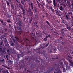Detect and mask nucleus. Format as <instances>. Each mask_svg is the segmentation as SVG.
<instances>
[{
    "label": "nucleus",
    "instance_id": "f257e3e1",
    "mask_svg": "<svg viewBox=\"0 0 73 73\" xmlns=\"http://www.w3.org/2000/svg\"><path fill=\"white\" fill-rule=\"evenodd\" d=\"M19 7H20L22 9V11L23 13V16H25V10L24 8V7L21 5V4L20 3H19Z\"/></svg>",
    "mask_w": 73,
    "mask_h": 73
},
{
    "label": "nucleus",
    "instance_id": "72a5a7b5",
    "mask_svg": "<svg viewBox=\"0 0 73 73\" xmlns=\"http://www.w3.org/2000/svg\"><path fill=\"white\" fill-rule=\"evenodd\" d=\"M63 6L64 7H66V5L65 4H63Z\"/></svg>",
    "mask_w": 73,
    "mask_h": 73
},
{
    "label": "nucleus",
    "instance_id": "603ef678",
    "mask_svg": "<svg viewBox=\"0 0 73 73\" xmlns=\"http://www.w3.org/2000/svg\"><path fill=\"white\" fill-rule=\"evenodd\" d=\"M9 50H7V52L8 53V52H9Z\"/></svg>",
    "mask_w": 73,
    "mask_h": 73
},
{
    "label": "nucleus",
    "instance_id": "2f4dec72",
    "mask_svg": "<svg viewBox=\"0 0 73 73\" xmlns=\"http://www.w3.org/2000/svg\"><path fill=\"white\" fill-rule=\"evenodd\" d=\"M8 1L9 3H11V1H12V0H8Z\"/></svg>",
    "mask_w": 73,
    "mask_h": 73
},
{
    "label": "nucleus",
    "instance_id": "052dcab7",
    "mask_svg": "<svg viewBox=\"0 0 73 73\" xmlns=\"http://www.w3.org/2000/svg\"><path fill=\"white\" fill-rule=\"evenodd\" d=\"M36 35H38V33H37V32H36Z\"/></svg>",
    "mask_w": 73,
    "mask_h": 73
},
{
    "label": "nucleus",
    "instance_id": "49530a36",
    "mask_svg": "<svg viewBox=\"0 0 73 73\" xmlns=\"http://www.w3.org/2000/svg\"><path fill=\"white\" fill-rule=\"evenodd\" d=\"M49 44V43H48L46 45V47H47V46H48V44Z\"/></svg>",
    "mask_w": 73,
    "mask_h": 73
},
{
    "label": "nucleus",
    "instance_id": "c756f323",
    "mask_svg": "<svg viewBox=\"0 0 73 73\" xmlns=\"http://www.w3.org/2000/svg\"><path fill=\"white\" fill-rule=\"evenodd\" d=\"M30 23H31V22H32V18H31L30 20Z\"/></svg>",
    "mask_w": 73,
    "mask_h": 73
},
{
    "label": "nucleus",
    "instance_id": "8fccbe9b",
    "mask_svg": "<svg viewBox=\"0 0 73 73\" xmlns=\"http://www.w3.org/2000/svg\"><path fill=\"white\" fill-rule=\"evenodd\" d=\"M57 1H58V3H60V0H57Z\"/></svg>",
    "mask_w": 73,
    "mask_h": 73
},
{
    "label": "nucleus",
    "instance_id": "ddd939ff",
    "mask_svg": "<svg viewBox=\"0 0 73 73\" xmlns=\"http://www.w3.org/2000/svg\"><path fill=\"white\" fill-rule=\"evenodd\" d=\"M50 9L52 11V12H54V9H53V8L52 7V6H50Z\"/></svg>",
    "mask_w": 73,
    "mask_h": 73
},
{
    "label": "nucleus",
    "instance_id": "338daca9",
    "mask_svg": "<svg viewBox=\"0 0 73 73\" xmlns=\"http://www.w3.org/2000/svg\"><path fill=\"white\" fill-rule=\"evenodd\" d=\"M9 50H12V48H10Z\"/></svg>",
    "mask_w": 73,
    "mask_h": 73
},
{
    "label": "nucleus",
    "instance_id": "2eb2a0df",
    "mask_svg": "<svg viewBox=\"0 0 73 73\" xmlns=\"http://www.w3.org/2000/svg\"><path fill=\"white\" fill-rule=\"evenodd\" d=\"M31 9H33V3H31Z\"/></svg>",
    "mask_w": 73,
    "mask_h": 73
},
{
    "label": "nucleus",
    "instance_id": "9b49d317",
    "mask_svg": "<svg viewBox=\"0 0 73 73\" xmlns=\"http://www.w3.org/2000/svg\"><path fill=\"white\" fill-rule=\"evenodd\" d=\"M6 3L8 7H10V5H9V2L8 1H6Z\"/></svg>",
    "mask_w": 73,
    "mask_h": 73
},
{
    "label": "nucleus",
    "instance_id": "5fc2aeb1",
    "mask_svg": "<svg viewBox=\"0 0 73 73\" xmlns=\"http://www.w3.org/2000/svg\"><path fill=\"white\" fill-rule=\"evenodd\" d=\"M36 62H39V60H37L36 61Z\"/></svg>",
    "mask_w": 73,
    "mask_h": 73
},
{
    "label": "nucleus",
    "instance_id": "69168bd1",
    "mask_svg": "<svg viewBox=\"0 0 73 73\" xmlns=\"http://www.w3.org/2000/svg\"><path fill=\"white\" fill-rule=\"evenodd\" d=\"M65 68H64L63 70V71H65Z\"/></svg>",
    "mask_w": 73,
    "mask_h": 73
},
{
    "label": "nucleus",
    "instance_id": "473e14b6",
    "mask_svg": "<svg viewBox=\"0 0 73 73\" xmlns=\"http://www.w3.org/2000/svg\"><path fill=\"white\" fill-rule=\"evenodd\" d=\"M0 21L2 23H3V21L2 20H0Z\"/></svg>",
    "mask_w": 73,
    "mask_h": 73
},
{
    "label": "nucleus",
    "instance_id": "7ed1b4c3",
    "mask_svg": "<svg viewBox=\"0 0 73 73\" xmlns=\"http://www.w3.org/2000/svg\"><path fill=\"white\" fill-rule=\"evenodd\" d=\"M56 14V15H58V16H61V15L60 14V13H61V11L59 10H56L55 11Z\"/></svg>",
    "mask_w": 73,
    "mask_h": 73
},
{
    "label": "nucleus",
    "instance_id": "37998d69",
    "mask_svg": "<svg viewBox=\"0 0 73 73\" xmlns=\"http://www.w3.org/2000/svg\"><path fill=\"white\" fill-rule=\"evenodd\" d=\"M5 30L6 32H7V29L5 28Z\"/></svg>",
    "mask_w": 73,
    "mask_h": 73
},
{
    "label": "nucleus",
    "instance_id": "6e6552de",
    "mask_svg": "<svg viewBox=\"0 0 73 73\" xmlns=\"http://www.w3.org/2000/svg\"><path fill=\"white\" fill-rule=\"evenodd\" d=\"M23 39L24 40V41L25 42H27V41H28L29 40H28V38H23Z\"/></svg>",
    "mask_w": 73,
    "mask_h": 73
},
{
    "label": "nucleus",
    "instance_id": "3c124183",
    "mask_svg": "<svg viewBox=\"0 0 73 73\" xmlns=\"http://www.w3.org/2000/svg\"><path fill=\"white\" fill-rule=\"evenodd\" d=\"M71 18H72V20H73V16H71Z\"/></svg>",
    "mask_w": 73,
    "mask_h": 73
},
{
    "label": "nucleus",
    "instance_id": "423d86ee",
    "mask_svg": "<svg viewBox=\"0 0 73 73\" xmlns=\"http://www.w3.org/2000/svg\"><path fill=\"white\" fill-rule=\"evenodd\" d=\"M67 29L69 31L72 29V28H71V27H70V26L68 24L67 25Z\"/></svg>",
    "mask_w": 73,
    "mask_h": 73
},
{
    "label": "nucleus",
    "instance_id": "864d4df0",
    "mask_svg": "<svg viewBox=\"0 0 73 73\" xmlns=\"http://www.w3.org/2000/svg\"><path fill=\"white\" fill-rule=\"evenodd\" d=\"M1 62V58L0 57V62Z\"/></svg>",
    "mask_w": 73,
    "mask_h": 73
},
{
    "label": "nucleus",
    "instance_id": "cd10ccee",
    "mask_svg": "<svg viewBox=\"0 0 73 73\" xmlns=\"http://www.w3.org/2000/svg\"><path fill=\"white\" fill-rule=\"evenodd\" d=\"M37 23L36 22H35L34 23V25H37Z\"/></svg>",
    "mask_w": 73,
    "mask_h": 73
},
{
    "label": "nucleus",
    "instance_id": "c85d7f7f",
    "mask_svg": "<svg viewBox=\"0 0 73 73\" xmlns=\"http://www.w3.org/2000/svg\"><path fill=\"white\" fill-rule=\"evenodd\" d=\"M17 57L18 58V59H19V58H20V57L19 56V54H18L17 55Z\"/></svg>",
    "mask_w": 73,
    "mask_h": 73
},
{
    "label": "nucleus",
    "instance_id": "4be33fe9",
    "mask_svg": "<svg viewBox=\"0 0 73 73\" xmlns=\"http://www.w3.org/2000/svg\"><path fill=\"white\" fill-rule=\"evenodd\" d=\"M63 1L64 3H65L66 5H67V3H66V0H63Z\"/></svg>",
    "mask_w": 73,
    "mask_h": 73
},
{
    "label": "nucleus",
    "instance_id": "c03bdc74",
    "mask_svg": "<svg viewBox=\"0 0 73 73\" xmlns=\"http://www.w3.org/2000/svg\"><path fill=\"white\" fill-rule=\"evenodd\" d=\"M67 30H64L63 31L64 32H67Z\"/></svg>",
    "mask_w": 73,
    "mask_h": 73
},
{
    "label": "nucleus",
    "instance_id": "a18cd8bd",
    "mask_svg": "<svg viewBox=\"0 0 73 73\" xmlns=\"http://www.w3.org/2000/svg\"><path fill=\"white\" fill-rule=\"evenodd\" d=\"M2 66H4V67H5L6 68H7V67L6 66H5L2 65Z\"/></svg>",
    "mask_w": 73,
    "mask_h": 73
},
{
    "label": "nucleus",
    "instance_id": "f3484780",
    "mask_svg": "<svg viewBox=\"0 0 73 73\" xmlns=\"http://www.w3.org/2000/svg\"><path fill=\"white\" fill-rule=\"evenodd\" d=\"M21 3L22 4H23V5L24 4V2L23 0H21Z\"/></svg>",
    "mask_w": 73,
    "mask_h": 73
},
{
    "label": "nucleus",
    "instance_id": "0eeeda50",
    "mask_svg": "<svg viewBox=\"0 0 73 73\" xmlns=\"http://www.w3.org/2000/svg\"><path fill=\"white\" fill-rule=\"evenodd\" d=\"M54 70V68H51V69H50L48 71V73H50V72H51L52 71H53V70Z\"/></svg>",
    "mask_w": 73,
    "mask_h": 73
},
{
    "label": "nucleus",
    "instance_id": "58836bf2",
    "mask_svg": "<svg viewBox=\"0 0 73 73\" xmlns=\"http://www.w3.org/2000/svg\"><path fill=\"white\" fill-rule=\"evenodd\" d=\"M35 16L36 18H37V17H38V15H35Z\"/></svg>",
    "mask_w": 73,
    "mask_h": 73
},
{
    "label": "nucleus",
    "instance_id": "6ab92c4d",
    "mask_svg": "<svg viewBox=\"0 0 73 73\" xmlns=\"http://www.w3.org/2000/svg\"><path fill=\"white\" fill-rule=\"evenodd\" d=\"M21 33H22V31H19V35H20V34H21Z\"/></svg>",
    "mask_w": 73,
    "mask_h": 73
},
{
    "label": "nucleus",
    "instance_id": "13d9d810",
    "mask_svg": "<svg viewBox=\"0 0 73 73\" xmlns=\"http://www.w3.org/2000/svg\"><path fill=\"white\" fill-rule=\"evenodd\" d=\"M55 73H60V71H57L56 72H55Z\"/></svg>",
    "mask_w": 73,
    "mask_h": 73
},
{
    "label": "nucleus",
    "instance_id": "20e7f679",
    "mask_svg": "<svg viewBox=\"0 0 73 73\" xmlns=\"http://www.w3.org/2000/svg\"><path fill=\"white\" fill-rule=\"evenodd\" d=\"M40 48H38V52H36L37 53H39V54H44V51H43L40 50Z\"/></svg>",
    "mask_w": 73,
    "mask_h": 73
},
{
    "label": "nucleus",
    "instance_id": "39448f33",
    "mask_svg": "<svg viewBox=\"0 0 73 73\" xmlns=\"http://www.w3.org/2000/svg\"><path fill=\"white\" fill-rule=\"evenodd\" d=\"M41 68H40V69L41 70V72H44L43 70H44V69H45V67L43 66H42L41 65Z\"/></svg>",
    "mask_w": 73,
    "mask_h": 73
},
{
    "label": "nucleus",
    "instance_id": "412c9836",
    "mask_svg": "<svg viewBox=\"0 0 73 73\" xmlns=\"http://www.w3.org/2000/svg\"><path fill=\"white\" fill-rule=\"evenodd\" d=\"M60 10H61V11H62V10H63V8L62 7L60 6Z\"/></svg>",
    "mask_w": 73,
    "mask_h": 73
},
{
    "label": "nucleus",
    "instance_id": "a211bd4d",
    "mask_svg": "<svg viewBox=\"0 0 73 73\" xmlns=\"http://www.w3.org/2000/svg\"><path fill=\"white\" fill-rule=\"evenodd\" d=\"M53 3L54 4V7H55V0H53Z\"/></svg>",
    "mask_w": 73,
    "mask_h": 73
},
{
    "label": "nucleus",
    "instance_id": "c9c22d12",
    "mask_svg": "<svg viewBox=\"0 0 73 73\" xmlns=\"http://www.w3.org/2000/svg\"><path fill=\"white\" fill-rule=\"evenodd\" d=\"M3 45V42H0V45Z\"/></svg>",
    "mask_w": 73,
    "mask_h": 73
},
{
    "label": "nucleus",
    "instance_id": "0e129e2a",
    "mask_svg": "<svg viewBox=\"0 0 73 73\" xmlns=\"http://www.w3.org/2000/svg\"><path fill=\"white\" fill-rule=\"evenodd\" d=\"M23 2H24L26 1V0H23Z\"/></svg>",
    "mask_w": 73,
    "mask_h": 73
},
{
    "label": "nucleus",
    "instance_id": "5701e85b",
    "mask_svg": "<svg viewBox=\"0 0 73 73\" xmlns=\"http://www.w3.org/2000/svg\"><path fill=\"white\" fill-rule=\"evenodd\" d=\"M29 13H30V14H31V9L30 8L29 9Z\"/></svg>",
    "mask_w": 73,
    "mask_h": 73
},
{
    "label": "nucleus",
    "instance_id": "f03ea898",
    "mask_svg": "<svg viewBox=\"0 0 73 73\" xmlns=\"http://www.w3.org/2000/svg\"><path fill=\"white\" fill-rule=\"evenodd\" d=\"M15 38H12V39L13 40V41H14V42H15L16 41H18L19 40V38L17 36H15Z\"/></svg>",
    "mask_w": 73,
    "mask_h": 73
},
{
    "label": "nucleus",
    "instance_id": "a878e982",
    "mask_svg": "<svg viewBox=\"0 0 73 73\" xmlns=\"http://www.w3.org/2000/svg\"><path fill=\"white\" fill-rule=\"evenodd\" d=\"M11 8L12 9H15V7H14V6H11Z\"/></svg>",
    "mask_w": 73,
    "mask_h": 73
},
{
    "label": "nucleus",
    "instance_id": "09e8293b",
    "mask_svg": "<svg viewBox=\"0 0 73 73\" xmlns=\"http://www.w3.org/2000/svg\"><path fill=\"white\" fill-rule=\"evenodd\" d=\"M7 22H8V23H10V20H7Z\"/></svg>",
    "mask_w": 73,
    "mask_h": 73
},
{
    "label": "nucleus",
    "instance_id": "bb28decb",
    "mask_svg": "<svg viewBox=\"0 0 73 73\" xmlns=\"http://www.w3.org/2000/svg\"><path fill=\"white\" fill-rule=\"evenodd\" d=\"M61 33L63 35H65V33L64 31L62 32Z\"/></svg>",
    "mask_w": 73,
    "mask_h": 73
},
{
    "label": "nucleus",
    "instance_id": "bf43d9fd",
    "mask_svg": "<svg viewBox=\"0 0 73 73\" xmlns=\"http://www.w3.org/2000/svg\"><path fill=\"white\" fill-rule=\"evenodd\" d=\"M6 72L7 73H9V72H8V70H7L6 71Z\"/></svg>",
    "mask_w": 73,
    "mask_h": 73
},
{
    "label": "nucleus",
    "instance_id": "6e6d98bb",
    "mask_svg": "<svg viewBox=\"0 0 73 73\" xmlns=\"http://www.w3.org/2000/svg\"><path fill=\"white\" fill-rule=\"evenodd\" d=\"M33 13L32 12H31V16H32V15H33Z\"/></svg>",
    "mask_w": 73,
    "mask_h": 73
},
{
    "label": "nucleus",
    "instance_id": "aec40b11",
    "mask_svg": "<svg viewBox=\"0 0 73 73\" xmlns=\"http://www.w3.org/2000/svg\"><path fill=\"white\" fill-rule=\"evenodd\" d=\"M46 23H47V24H48V25H49V26H50V24H49V22H48V21H46Z\"/></svg>",
    "mask_w": 73,
    "mask_h": 73
},
{
    "label": "nucleus",
    "instance_id": "dca6fc26",
    "mask_svg": "<svg viewBox=\"0 0 73 73\" xmlns=\"http://www.w3.org/2000/svg\"><path fill=\"white\" fill-rule=\"evenodd\" d=\"M14 43H12L10 45L11 46H14Z\"/></svg>",
    "mask_w": 73,
    "mask_h": 73
},
{
    "label": "nucleus",
    "instance_id": "774afa93",
    "mask_svg": "<svg viewBox=\"0 0 73 73\" xmlns=\"http://www.w3.org/2000/svg\"><path fill=\"white\" fill-rule=\"evenodd\" d=\"M6 58H8V55H6Z\"/></svg>",
    "mask_w": 73,
    "mask_h": 73
},
{
    "label": "nucleus",
    "instance_id": "a19ab883",
    "mask_svg": "<svg viewBox=\"0 0 73 73\" xmlns=\"http://www.w3.org/2000/svg\"><path fill=\"white\" fill-rule=\"evenodd\" d=\"M69 7L70 8H72V5H69Z\"/></svg>",
    "mask_w": 73,
    "mask_h": 73
},
{
    "label": "nucleus",
    "instance_id": "e2e57ef3",
    "mask_svg": "<svg viewBox=\"0 0 73 73\" xmlns=\"http://www.w3.org/2000/svg\"><path fill=\"white\" fill-rule=\"evenodd\" d=\"M38 6L39 7H40V5H39V3L38 4Z\"/></svg>",
    "mask_w": 73,
    "mask_h": 73
},
{
    "label": "nucleus",
    "instance_id": "1a4fd4ad",
    "mask_svg": "<svg viewBox=\"0 0 73 73\" xmlns=\"http://www.w3.org/2000/svg\"><path fill=\"white\" fill-rule=\"evenodd\" d=\"M34 12L35 13H37V9L35 8L34 10Z\"/></svg>",
    "mask_w": 73,
    "mask_h": 73
},
{
    "label": "nucleus",
    "instance_id": "f704fd0d",
    "mask_svg": "<svg viewBox=\"0 0 73 73\" xmlns=\"http://www.w3.org/2000/svg\"><path fill=\"white\" fill-rule=\"evenodd\" d=\"M7 42V40H5L4 41V43H6V42Z\"/></svg>",
    "mask_w": 73,
    "mask_h": 73
},
{
    "label": "nucleus",
    "instance_id": "b1692460",
    "mask_svg": "<svg viewBox=\"0 0 73 73\" xmlns=\"http://www.w3.org/2000/svg\"><path fill=\"white\" fill-rule=\"evenodd\" d=\"M60 65H61L62 66H63V63L62 62H61L60 64Z\"/></svg>",
    "mask_w": 73,
    "mask_h": 73
},
{
    "label": "nucleus",
    "instance_id": "f8f14e48",
    "mask_svg": "<svg viewBox=\"0 0 73 73\" xmlns=\"http://www.w3.org/2000/svg\"><path fill=\"white\" fill-rule=\"evenodd\" d=\"M19 27H21L22 26L21 22H20L19 23Z\"/></svg>",
    "mask_w": 73,
    "mask_h": 73
},
{
    "label": "nucleus",
    "instance_id": "de8ad7c7",
    "mask_svg": "<svg viewBox=\"0 0 73 73\" xmlns=\"http://www.w3.org/2000/svg\"><path fill=\"white\" fill-rule=\"evenodd\" d=\"M39 36H40V37H42V35H40Z\"/></svg>",
    "mask_w": 73,
    "mask_h": 73
},
{
    "label": "nucleus",
    "instance_id": "4d7b16f0",
    "mask_svg": "<svg viewBox=\"0 0 73 73\" xmlns=\"http://www.w3.org/2000/svg\"><path fill=\"white\" fill-rule=\"evenodd\" d=\"M49 3H52V1H50L48 2Z\"/></svg>",
    "mask_w": 73,
    "mask_h": 73
},
{
    "label": "nucleus",
    "instance_id": "9d476101",
    "mask_svg": "<svg viewBox=\"0 0 73 73\" xmlns=\"http://www.w3.org/2000/svg\"><path fill=\"white\" fill-rule=\"evenodd\" d=\"M46 37L47 38H48V37H49L50 38V37H51V36L50 35V34L47 35L46 36Z\"/></svg>",
    "mask_w": 73,
    "mask_h": 73
},
{
    "label": "nucleus",
    "instance_id": "7c9ffc66",
    "mask_svg": "<svg viewBox=\"0 0 73 73\" xmlns=\"http://www.w3.org/2000/svg\"><path fill=\"white\" fill-rule=\"evenodd\" d=\"M9 63H11L12 62V61H11V60H9Z\"/></svg>",
    "mask_w": 73,
    "mask_h": 73
},
{
    "label": "nucleus",
    "instance_id": "4c0bfd02",
    "mask_svg": "<svg viewBox=\"0 0 73 73\" xmlns=\"http://www.w3.org/2000/svg\"><path fill=\"white\" fill-rule=\"evenodd\" d=\"M66 17L67 19H69V18H68V16L67 15H66Z\"/></svg>",
    "mask_w": 73,
    "mask_h": 73
},
{
    "label": "nucleus",
    "instance_id": "393cba45",
    "mask_svg": "<svg viewBox=\"0 0 73 73\" xmlns=\"http://www.w3.org/2000/svg\"><path fill=\"white\" fill-rule=\"evenodd\" d=\"M42 49H44L45 48V46L44 45H42Z\"/></svg>",
    "mask_w": 73,
    "mask_h": 73
},
{
    "label": "nucleus",
    "instance_id": "ea45409f",
    "mask_svg": "<svg viewBox=\"0 0 73 73\" xmlns=\"http://www.w3.org/2000/svg\"><path fill=\"white\" fill-rule=\"evenodd\" d=\"M11 7H12L13 6V4H12V3H11Z\"/></svg>",
    "mask_w": 73,
    "mask_h": 73
},
{
    "label": "nucleus",
    "instance_id": "e433bc0d",
    "mask_svg": "<svg viewBox=\"0 0 73 73\" xmlns=\"http://www.w3.org/2000/svg\"><path fill=\"white\" fill-rule=\"evenodd\" d=\"M9 28H11V25L10 24H9Z\"/></svg>",
    "mask_w": 73,
    "mask_h": 73
},
{
    "label": "nucleus",
    "instance_id": "79ce46f5",
    "mask_svg": "<svg viewBox=\"0 0 73 73\" xmlns=\"http://www.w3.org/2000/svg\"><path fill=\"white\" fill-rule=\"evenodd\" d=\"M18 30H19V31H21V28H19V29H18Z\"/></svg>",
    "mask_w": 73,
    "mask_h": 73
},
{
    "label": "nucleus",
    "instance_id": "4468645a",
    "mask_svg": "<svg viewBox=\"0 0 73 73\" xmlns=\"http://www.w3.org/2000/svg\"><path fill=\"white\" fill-rule=\"evenodd\" d=\"M43 40L44 41H47V37H46L43 39Z\"/></svg>",
    "mask_w": 73,
    "mask_h": 73
},
{
    "label": "nucleus",
    "instance_id": "680f3d73",
    "mask_svg": "<svg viewBox=\"0 0 73 73\" xmlns=\"http://www.w3.org/2000/svg\"><path fill=\"white\" fill-rule=\"evenodd\" d=\"M52 50H55V48H54L53 49H52Z\"/></svg>",
    "mask_w": 73,
    "mask_h": 73
}]
</instances>
